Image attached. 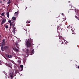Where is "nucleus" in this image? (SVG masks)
<instances>
[{
  "mask_svg": "<svg viewBox=\"0 0 79 79\" xmlns=\"http://www.w3.org/2000/svg\"><path fill=\"white\" fill-rule=\"evenodd\" d=\"M4 0V1H5V0Z\"/></svg>",
  "mask_w": 79,
  "mask_h": 79,
  "instance_id": "obj_40",
  "label": "nucleus"
},
{
  "mask_svg": "<svg viewBox=\"0 0 79 79\" xmlns=\"http://www.w3.org/2000/svg\"><path fill=\"white\" fill-rule=\"evenodd\" d=\"M16 45H18V43H16V44H15Z\"/></svg>",
  "mask_w": 79,
  "mask_h": 79,
  "instance_id": "obj_28",
  "label": "nucleus"
},
{
  "mask_svg": "<svg viewBox=\"0 0 79 79\" xmlns=\"http://www.w3.org/2000/svg\"><path fill=\"white\" fill-rule=\"evenodd\" d=\"M67 27L68 29H71V28H72V27H70V26H68Z\"/></svg>",
  "mask_w": 79,
  "mask_h": 79,
  "instance_id": "obj_20",
  "label": "nucleus"
},
{
  "mask_svg": "<svg viewBox=\"0 0 79 79\" xmlns=\"http://www.w3.org/2000/svg\"><path fill=\"white\" fill-rule=\"evenodd\" d=\"M9 58H11L12 57H13V56H11V55H9Z\"/></svg>",
  "mask_w": 79,
  "mask_h": 79,
  "instance_id": "obj_13",
  "label": "nucleus"
},
{
  "mask_svg": "<svg viewBox=\"0 0 79 79\" xmlns=\"http://www.w3.org/2000/svg\"><path fill=\"white\" fill-rule=\"evenodd\" d=\"M12 27H14L15 26V23H14L13 24H12Z\"/></svg>",
  "mask_w": 79,
  "mask_h": 79,
  "instance_id": "obj_16",
  "label": "nucleus"
},
{
  "mask_svg": "<svg viewBox=\"0 0 79 79\" xmlns=\"http://www.w3.org/2000/svg\"><path fill=\"white\" fill-rule=\"evenodd\" d=\"M60 42H61V40H60Z\"/></svg>",
  "mask_w": 79,
  "mask_h": 79,
  "instance_id": "obj_36",
  "label": "nucleus"
},
{
  "mask_svg": "<svg viewBox=\"0 0 79 79\" xmlns=\"http://www.w3.org/2000/svg\"><path fill=\"white\" fill-rule=\"evenodd\" d=\"M6 22V20H2L1 23V25L3 24H4Z\"/></svg>",
  "mask_w": 79,
  "mask_h": 79,
  "instance_id": "obj_7",
  "label": "nucleus"
},
{
  "mask_svg": "<svg viewBox=\"0 0 79 79\" xmlns=\"http://www.w3.org/2000/svg\"><path fill=\"white\" fill-rule=\"evenodd\" d=\"M4 48L5 50H7V49L8 48V47L6 46H5Z\"/></svg>",
  "mask_w": 79,
  "mask_h": 79,
  "instance_id": "obj_10",
  "label": "nucleus"
},
{
  "mask_svg": "<svg viewBox=\"0 0 79 79\" xmlns=\"http://www.w3.org/2000/svg\"><path fill=\"white\" fill-rule=\"evenodd\" d=\"M12 19L13 20H16V17H12Z\"/></svg>",
  "mask_w": 79,
  "mask_h": 79,
  "instance_id": "obj_11",
  "label": "nucleus"
},
{
  "mask_svg": "<svg viewBox=\"0 0 79 79\" xmlns=\"http://www.w3.org/2000/svg\"><path fill=\"white\" fill-rule=\"evenodd\" d=\"M9 55H8V54H6V56L7 58H9Z\"/></svg>",
  "mask_w": 79,
  "mask_h": 79,
  "instance_id": "obj_19",
  "label": "nucleus"
},
{
  "mask_svg": "<svg viewBox=\"0 0 79 79\" xmlns=\"http://www.w3.org/2000/svg\"><path fill=\"white\" fill-rule=\"evenodd\" d=\"M2 3V1L0 0V3Z\"/></svg>",
  "mask_w": 79,
  "mask_h": 79,
  "instance_id": "obj_27",
  "label": "nucleus"
},
{
  "mask_svg": "<svg viewBox=\"0 0 79 79\" xmlns=\"http://www.w3.org/2000/svg\"><path fill=\"white\" fill-rule=\"evenodd\" d=\"M31 40V38L30 39V40Z\"/></svg>",
  "mask_w": 79,
  "mask_h": 79,
  "instance_id": "obj_37",
  "label": "nucleus"
},
{
  "mask_svg": "<svg viewBox=\"0 0 79 79\" xmlns=\"http://www.w3.org/2000/svg\"><path fill=\"white\" fill-rule=\"evenodd\" d=\"M18 12H16L15 13V15L16 16H17L18 15Z\"/></svg>",
  "mask_w": 79,
  "mask_h": 79,
  "instance_id": "obj_9",
  "label": "nucleus"
},
{
  "mask_svg": "<svg viewBox=\"0 0 79 79\" xmlns=\"http://www.w3.org/2000/svg\"><path fill=\"white\" fill-rule=\"evenodd\" d=\"M59 37H60L59 36Z\"/></svg>",
  "mask_w": 79,
  "mask_h": 79,
  "instance_id": "obj_39",
  "label": "nucleus"
},
{
  "mask_svg": "<svg viewBox=\"0 0 79 79\" xmlns=\"http://www.w3.org/2000/svg\"><path fill=\"white\" fill-rule=\"evenodd\" d=\"M1 45L0 44V46L1 47Z\"/></svg>",
  "mask_w": 79,
  "mask_h": 79,
  "instance_id": "obj_35",
  "label": "nucleus"
},
{
  "mask_svg": "<svg viewBox=\"0 0 79 79\" xmlns=\"http://www.w3.org/2000/svg\"><path fill=\"white\" fill-rule=\"evenodd\" d=\"M6 65L7 66H8V67H10V68L11 69V68H12V67H11V66H12V64H6Z\"/></svg>",
  "mask_w": 79,
  "mask_h": 79,
  "instance_id": "obj_3",
  "label": "nucleus"
},
{
  "mask_svg": "<svg viewBox=\"0 0 79 79\" xmlns=\"http://www.w3.org/2000/svg\"><path fill=\"white\" fill-rule=\"evenodd\" d=\"M6 15L7 18H9V14H10V13L9 12H7L6 13Z\"/></svg>",
  "mask_w": 79,
  "mask_h": 79,
  "instance_id": "obj_8",
  "label": "nucleus"
},
{
  "mask_svg": "<svg viewBox=\"0 0 79 79\" xmlns=\"http://www.w3.org/2000/svg\"><path fill=\"white\" fill-rule=\"evenodd\" d=\"M5 40L4 39L2 40V45H5Z\"/></svg>",
  "mask_w": 79,
  "mask_h": 79,
  "instance_id": "obj_6",
  "label": "nucleus"
},
{
  "mask_svg": "<svg viewBox=\"0 0 79 79\" xmlns=\"http://www.w3.org/2000/svg\"><path fill=\"white\" fill-rule=\"evenodd\" d=\"M63 16H64V14H63Z\"/></svg>",
  "mask_w": 79,
  "mask_h": 79,
  "instance_id": "obj_29",
  "label": "nucleus"
},
{
  "mask_svg": "<svg viewBox=\"0 0 79 79\" xmlns=\"http://www.w3.org/2000/svg\"><path fill=\"white\" fill-rule=\"evenodd\" d=\"M15 20H9L8 21V22L9 23H10V27H11L12 26V24H15Z\"/></svg>",
  "mask_w": 79,
  "mask_h": 79,
  "instance_id": "obj_2",
  "label": "nucleus"
},
{
  "mask_svg": "<svg viewBox=\"0 0 79 79\" xmlns=\"http://www.w3.org/2000/svg\"><path fill=\"white\" fill-rule=\"evenodd\" d=\"M78 68L79 69V66L78 67Z\"/></svg>",
  "mask_w": 79,
  "mask_h": 79,
  "instance_id": "obj_32",
  "label": "nucleus"
},
{
  "mask_svg": "<svg viewBox=\"0 0 79 79\" xmlns=\"http://www.w3.org/2000/svg\"><path fill=\"white\" fill-rule=\"evenodd\" d=\"M61 24H60L59 26H58V28H59V29H60V26H61Z\"/></svg>",
  "mask_w": 79,
  "mask_h": 79,
  "instance_id": "obj_14",
  "label": "nucleus"
},
{
  "mask_svg": "<svg viewBox=\"0 0 79 79\" xmlns=\"http://www.w3.org/2000/svg\"><path fill=\"white\" fill-rule=\"evenodd\" d=\"M13 32L14 34H15V31H13Z\"/></svg>",
  "mask_w": 79,
  "mask_h": 79,
  "instance_id": "obj_23",
  "label": "nucleus"
},
{
  "mask_svg": "<svg viewBox=\"0 0 79 79\" xmlns=\"http://www.w3.org/2000/svg\"><path fill=\"white\" fill-rule=\"evenodd\" d=\"M14 49L15 50H16V51H18V49H16V48H15V49Z\"/></svg>",
  "mask_w": 79,
  "mask_h": 79,
  "instance_id": "obj_24",
  "label": "nucleus"
},
{
  "mask_svg": "<svg viewBox=\"0 0 79 79\" xmlns=\"http://www.w3.org/2000/svg\"><path fill=\"white\" fill-rule=\"evenodd\" d=\"M16 27H14L13 28V31H15V30H16Z\"/></svg>",
  "mask_w": 79,
  "mask_h": 79,
  "instance_id": "obj_17",
  "label": "nucleus"
},
{
  "mask_svg": "<svg viewBox=\"0 0 79 79\" xmlns=\"http://www.w3.org/2000/svg\"><path fill=\"white\" fill-rule=\"evenodd\" d=\"M18 73H19V72H18Z\"/></svg>",
  "mask_w": 79,
  "mask_h": 79,
  "instance_id": "obj_38",
  "label": "nucleus"
},
{
  "mask_svg": "<svg viewBox=\"0 0 79 79\" xmlns=\"http://www.w3.org/2000/svg\"><path fill=\"white\" fill-rule=\"evenodd\" d=\"M18 62L19 63H21V60H18Z\"/></svg>",
  "mask_w": 79,
  "mask_h": 79,
  "instance_id": "obj_25",
  "label": "nucleus"
},
{
  "mask_svg": "<svg viewBox=\"0 0 79 79\" xmlns=\"http://www.w3.org/2000/svg\"><path fill=\"white\" fill-rule=\"evenodd\" d=\"M2 46L1 47V50L2 52H3L4 51V47L3 45H1Z\"/></svg>",
  "mask_w": 79,
  "mask_h": 79,
  "instance_id": "obj_4",
  "label": "nucleus"
},
{
  "mask_svg": "<svg viewBox=\"0 0 79 79\" xmlns=\"http://www.w3.org/2000/svg\"><path fill=\"white\" fill-rule=\"evenodd\" d=\"M75 17H76V18H77V16H75Z\"/></svg>",
  "mask_w": 79,
  "mask_h": 79,
  "instance_id": "obj_34",
  "label": "nucleus"
},
{
  "mask_svg": "<svg viewBox=\"0 0 79 79\" xmlns=\"http://www.w3.org/2000/svg\"><path fill=\"white\" fill-rule=\"evenodd\" d=\"M66 18H64V19L66 20Z\"/></svg>",
  "mask_w": 79,
  "mask_h": 79,
  "instance_id": "obj_30",
  "label": "nucleus"
},
{
  "mask_svg": "<svg viewBox=\"0 0 79 79\" xmlns=\"http://www.w3.org/2000/svg\"><path fill=\"white\" fill-rule=\"evenodd\" d=\"M61 44H63V42H62V43H61Z\"/></svg>",
  "mask_w": 79,
  "mask_h": 79,
  "instance_id": "obj_31",
  "label": "nucleus"
},
{
  "mask_svg": "<svg viewBox=\"0 0 79 79\" xmlns=\"http://www.w3.org/2000/svg\"><path fill=\"white\" fill-rule=\"evenodd\" d=\"M10 3H11V1H10V0H9L8 2H7V4L9 5Z\"/></svg>",
  "mask_w": 79,
  "mask_h": 79,
  "instance_id": "obj_12",
  "label": "nucleus"
},
{
  "mask_svg": "<svg viewBox=\"0 0 79 79\" xmlns=\"http://www.w3.org/2000/svg\"><path fill=\"white\" fill-rule=\"evenodd\" d=\"M21 71H23V68H22L21 69Z\"/></svg>",
  "mask_w": 79,
  "mask_h": 79,
  "instance_id": "obj_26",
  "label": "nucleus"
},
{
  "mask_svg": "<svg viewBox=\"0 0 79 79\" xmlns=\"http://www.w3.org/2000/svg\"><path fill=\"white\" fill-rule=\"evenodd\" d=\"M27 23H30V21L27 20Z\"/></svg>",
  "mask_w": 79,
  "mask_h": 79,
  "instance_id": "obj_22",
  "label": "nucleus"
},
{
  "mask_svg": "<svg viewBox=\"0 0 79 79\" xmlns=\"http://www.w3.org/2000/svg\"><path fill=\"white\" fill-rule=\"evenodd\" d=\"M5 27L6 29H8V26L7 25L5 26Z\"/></svg>",
  "mask_w": 79,
  "mask_h": 79,
  "instance_id": "obj_21",
  "label": "nucleus"
},
{
  "mask_svg": "<svg viewBox=\"0 0 79 79\" xmlns=\"http://www.w3.org/2000/svg\"><path fill=\"white\" fill-rule=\"evenodd\" d=\"M5 15V13H2L1 14V15L2 16H4V15Z\"/></svg>",
  "mask_w": 79,
  "mask_h": 79,
  "instance_id": "obj_18",
  "label": "nucleus"
},
{
  "mask_svg": "<svg viewBox=\"0 0 79 79\" xmlns=\"http://www.w3.org/2000/svg\"><path fill=\"white\" fill-rule=\"evenodd\" d=\"M29 40L27 41H26V44L27 45V48L26 51V53L27 54V56L29 55V53H30V55H32L34 53V50L33 49L31 52V50L29 49V47L31 45V43L29 42Z\"/></svg>",
  "mask_w": 79,
  "mask_h": 79,
  "instance_id": "obj_1",
  "label": "nucleus"
},
{
  "mask_svg": "<svg viewBox=\"0 0 79 79\" xmlns=\"http://www.w3.org/2000/svg\"><path fill=\"white\" fill-rule=\"evenodd\" d=\"M20 68H23L24 67V66H23V65H20Z\"/></svg>",
  "mask_w": 79,
  "mask_h": 79,
  "instance_id": "obj_15",
  "label": "nucleus"
},
{
  "mask_svg": "<svg viewBox=\"0 0 79 79\" xmlns=\"http://www.w3.org/2000/svg\"><path fill=\"white\" fill-rule=\"evenodd\" d=\"M0 64H1V62L0 61Z\"/></svg>",
  "mask_w": 79,
  "mask_h": 79,
  "instance_id": "obj_33",
  "label": "nucleus"
},
{
  "mask_svg": "<svg viewBox=\"0 0 79 79\" xmlns=\"http://www.w3.org/2000/svg\"><path fill=\"white\" fill-rule=\"evenodd\" d=\"M9 74L10 76L11 77H13V74H14L13 73H10Z\"/></svg>",
  "mask_w": 79,
  "mask_h": 79,
  "instance_id": "obj_5",
  "label": "nucleus"
}]
</instances>
